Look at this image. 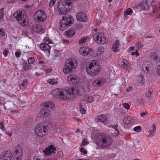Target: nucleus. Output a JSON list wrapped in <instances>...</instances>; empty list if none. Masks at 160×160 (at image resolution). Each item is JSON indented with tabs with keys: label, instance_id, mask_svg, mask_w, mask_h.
I'll use <instances>...</instances> for the list:
<instances>
[{
	"label": "nucleus",
	"instance_id": "6ab92c4d",
	"mask_svg": "<svg viewBox=\"0 0 160 160\" xmlns=\"http://www.w3.org/2000/svg\"><path fill=\"white\" fill-rule=\"evenodd\" d=\"M132 120L130 117H125L124 118L123 122L126 128H128L131 126L132 124V122L131 121Z\"/></svg>",
	"mask_w": 160,
	"mask_h": 160
},
{
	"label": "nucleus",
	"instance_id": "a878e982",
	"mask_svg": "<svg viewBox=\"0 0 160 160\" xmlns=\"http://www.w3.org/2000/svg\"><path fill=\"white\" fill-rule=\"evenodd\" d=\"M149 56L151 59L155 62H159L160 57L156 55L155 53L152 52L150 54Z\"/></svg>",
	"mask_w": 160,
	"mask_h": 160
},
{
	"label": "nucleus",
	"instance_id": "2eb2a0df",
	"mask_svg": "<svg viewBox=\"0 0 160 160\" xmlns=\"http://www.w3.org/2000/svg\"><path fill=\"white\" fill-rule=\"evenodd\" d=\"M150 0H145L144 2L140 3L138 5V7L144 10H148L149 9Z\"/></svg>",
	"mask_w": 160,
	"mask_h": 160
},
{
	"label": "nucleus",
	"instance_id": "79ce46f5",
	"mask_svg": "<svg viewBox=\"0 0 160 160\" xmlns=\"http://www.w3.org/2000/svg\"><path fill=\"white\" fill-rule=\"evenodd\" d=\"M133 130L135 131L139 132L141 131L142 128L140 126H138L134 127L133 128Z\"/></svg>",
	"mask_w": 160,
	"mask_h": 160
},
{
	"label": "nucleus",
	"instance_id": "49530a36",
	"mask_svg": "<svg viewBox=\"0 0 160 160\" xmlns=\"http://www.w3.org/2000/svg\"><path fill=\"white\" fill-rule=\"evenodd\" d=\"M88 143V142L85 139H84L82 141V142L81 145V146H83Z\"/></svg>",
	"mask_w": 160,
	"mask_h": 160
},
{
	"label": "nucleus",
	"instance_id": "aec40b11",
	"mask_svg": "<svg viewBox=\"0 0 160 160\" xmlns=\"http://www.w3.org/2000/svg\"><path fill=\"white\" fill-rule=\"evenodd\" d=\"M120 44L119 40H116L112 45V49L113 52H118V48H119Z\"/></svg>",
	"mask_w": 160,
	"mask_h": 160
},
{
	"label": "nucleus",
	"instance_id": "423d86ee",
	"mask_svg": "<svg viewBox=\"0 0 160 160\" xmlns=\"http://www.w3.org/2000/svg\"><path fill=\"white\" fill-rule=\"evenodd\" d=\"M52 94L55 98L63 100H68L70 98L69 92L66 90L58 88L52 91Z\"/></svg>",
	"mask_w": 160,
	"mask_h": 160
},
{
	"label": "nucleus",
	"instance_id": "4be33fe9",
	"mask_svg": "<svg viewBox=\"0 0 160 160\" xmlns=\"http://www.w3.org/2000/svg\"><path fill=\"white\" fill-rule=\"evenodd\" d=\"M56 149V148L53 145H51L49 147H48L45 150L44 152L46 155H49L50 153H54V151Z\"/></svg>",
	"mask_w": 160,
	"mask_h": 160
},
{
	"label": "nucleus",
	"instance_id": "a211bd4d",
	"mask_svg": "<svg viewBox=\"0 0 160 160\" xmlns=\"http://www.w3.org/2000/svg\"><path fill=\"white\" fill-rule=\"evenodd\" d=\"M67 80L70 84H76L78 82L77 79L75 75H70L67 78Z\"/></svg>",
	"mask_w": 160,
	"mask_h": 160
},
{
	"label": "nucleus",
	"instance_id": "7c9ffc66",
	"mask_svg": "<svg viewBox=\"0 0 160 160\" xmlns=\"http://www.w3.org/2000/svg\"><path fill=\"white\" fill-rule=\"evenodd\" d=\"M133 12L132 10L130 8L127 9L124 12V16L127 17L128 15H130Z\"/></svg>",
	"mask_w": 160,
	"mask_h": 160
},
{
	"label": "nucleus",
	"instance_id": "e2e57ef3",
	"mask_svg": "<svg viewBox=\"0 0 160 160\" xmlns=\"http://www.w3.org/2000/svg\"><path fill=\"white\" fill-rule=\"evenodd\" d=\"M38 64L40 65H44L45 63L43 61H39L38 62Z\"/></svg>",
	"mask_w": 160,
	"mask_h": 160
},
{
	"label": "nucleus",
	"instance_id": "864d4df0",
	"mask_svg": "<svg viewBox=\"0 0 160 160\" xmlns=\"http://www.w3.org/2000/svg\"><path fill=\"white\" fill-rule=\"evenodd\" d=\"M80 150V152H82L84 154H86L87 153V151L85 150L83 148H81Z\"/></svg>",
	"mask_w": 160,
	"mask_h": 160
},
{
	"label": "nucleus",
	"instance_id": "1a4fd4ad",
	"mask_svg": "<svg viewBox=\"0 0 160 160\" xmlns=\"http://www.w3.org/2000/svg\"><path fill=\"white\" fill-rule=\"evenodd\" d=\"M93 38L94 41L99 44H104L107 42L106 39L102 32H97L94 34Z\"/></svg>",
	"mask_w": 160,
	"mask_h": 160
},
{
	"label": "nucleus",
	"instance_id": "774afa93",
	"mask_svg": "<svg viewBox=\"0 0 160 160\" xmlns=\"http://www.w3.org/2000/svg\"><path fill=\"white\" fill-rule=\"evenodd\" d=\"M5 133L7 135H8V136H9L10 137L12 135V132H8V131H6L5 132Z\"/></svg>",
	"mask_w": 160,
	"mask_h": 160
},
{
	"label": "nucleus",
	"instance_id": "13d9d810",
	"mask_svg": "<svg viewBox=\"0 0 160 160\" xmlns=\"http://www.w3.org/2000/svg\"><path fill=\"white\" fill-rule=\"evenodd\" d=\"M75 27L78 29H80L82 28V25L81 23H78L76 25Z\"/></svg>",
	"mask_w": 160,
	"mask_h": 160
},
{
	"label": "nucleus",
	"instance_id": "3c124183",
	"mask_svg": "<svg viewBox=\"0 0 160 160\" xmlns=\"http://www.w3.org/2000/svg\"><path fill=\"white\" fill-rule=\"evenodd\" d=\"M80 112L82 114H85L86 112V110L82 107H80Z\"/></svg>",
	"mask_w": 160,
	"mask_h": 160
},
{
	"label": "nucleus",
	"instance_id": "4c0bfd02",
	"mask_svg": "<svg viewBox=\"0 0 160 160\" xmlns=\"http://www.w3.org/2000/svg\"><path fill=\"white\" fill-rule=\"evenodd\" d=\"M57 81L55 79H49L48 80V82L49 84L53 85L54 84H56Z\"/></svg>",
	"mask_w": 160,
	"mask_h": 160
},
{
	"label": "nucleus",
	"instance_id": "f03ea898",
	"mask_svg": "<svg viewBox=\"0 0 160 160\" xmlns=\"http://www.w3.org/2000/svg\"><path fill=\"white\" fill-rule=\"evenodd\" d=\"M78 0H62L59 2L58 8L60 15L64 14L72 8V1H78Z\"/></svg>",
	"mask_w": 160,
	"mask_h": 160
},
{
	"label": "nucleus",
	"instance_id": "c756f323",
	"mask_svg": "<svg viewBox=\"0 0 160 160\" xmlns=\"http://www.w3.org/2000/svg\"><path fill=\"white\" fill-rule=\"evenodd\" d=\"M128 62L126 60H124L121 62V66L123 68L127 69L128 67Z\"/></svg>",
	"mask_w": 160,
	"mask_h": 160
},
{
	"label": "nucleus",
	"instance_id": "5fc2aeb1",
	"mask_svg": "<svg viewBox=\"0 0 160 160\" xmlns=\"http://www.w3.org/2000/svg\"><path fill=\"white\" fill-rule=\"evenodd\" d=\"M138 50H136L135 52H132L131 53V54L132 55H136V56H138L139 55V53L138 52Z\"/></svg>",
	"mask_w": 160,
	"mask_h": 160
},
{
	"label": "nucleus",
	"instance_id": "5701e85b",
	"mask_svg": "<svg viewBox=\"0 0 160 160\" xmlns=\"http://www.w3.org/2000/svg\"><path fill=\"white\" fill-rule=\"evenodd\" d=\"M30 65H29L27 61L24 62L22 64V70L23 71L27 72L31 69Z\"/></svg>",
	"mask_w": 160,
	"mask_h": 160
},
{
	"label": "nucleus",
	"instance_id": "7ed1b4c3",
	"mask_svg": "<svg viewBox=\"0 0 160 160\" xmlns=\"http://www.w3.org/2000/svg\"><path fill=\"white\" fill-rule=\"evenodd\" d=\"M78 65V62L76 59H67L63 67V72L64 73L68 74L74 71Z\"/></svg>",
	"mask_w": 160,
	"mask_h": 160
},
{
	"label": "nucleus",
	"instance_id": "ea45409f",
	"mask_svg": "<svg viewBox=\"0 0 160 160\" xmlns=\"http://www.w3.org/2000/svg\"><path fill=\"white\" fill-rule=\"evenodd\" d=\"M44 41L45 43L48 44H51L52 41L48 37H45L44 38Z\"/></svg>",
	"mask_w": 160,
	"mask_h": 160
},
{
	"label": "nucleus",
	"instance_id": "0e129e2a",
	"mask_svg": "<svg viewBox=\"0 0 160 160\" xmlns=\"http://www.w3.org/2000/svg\"><path fill=\"white\" fill-rule=\"evenodd\" d=\"M43 73V72H41V73H38V72H36L35 73V75H36L37 76H40Z\"/></svg>",
	"mask_w": 160,
	"mask_h": 160
},
{
	"label": "nucleus",
	"instance_id": "4d7b16f0",
	"mask_svg": "<svg viewBox=\"0 0 160 160\" xmlns=\"http://www.w3.org/2000/svg\"><path fill=\"white\" fill-rule=\"evenodd\" d=\"M157 72L158 74L160 76V64L157 67Z\"/></svg>",
	"mask_w": 160,
	"mask_h": 160
},
{
	"label": "nucleus",
	"instance_id": "39448f33",
	"mask_svg": "<svg viewBox=\"0 0 160 160\" xmlns=\"http://www.w3.org/2000/svg\"><path fill=\"white\" fill-rule=\"evenodd\" d=\"M13 16L22 26L26 27L28 25L26 12L24 10H17L14 13Z\"/></svg>",
	"mask_w": 160,
	"mask_h": 160
},
{
	"label": "nucleus",
	"instance_id": "09e8293b",
	"mask_svg": "<svg viewBox=\"0 0 160 160\" xmlns=\"http://www.w3.org/2000/svg\"><path fill=\"white\" fill-rule=\"evenodd\" d=\"M49 109H53V108L54 107V104L52 102H49Z\"/></svg>",
	"mask_w": 160,
	"mask_h": 160
},
{
	"label": "nucleus",
	"instance_id": "9b49d317",
	"mask_svg": "<svg viewBox=\"0 0 160 160\" xmlns=\"http://www.w3.org/2000/svg\"><path fill=\"white\" fill-rule=\"evenodd\" d=\"M23 156V152L21 147L17 146L13 155V160H21Z\"/></svg>",
	"mask_w": 160,
	"mask_h": 160
},
{
	"label": "nucleus",
	"instance_id": "dca6fc26",
	"mask_svg": "<svg viewBox=\"0 0 160 160\" xmlns=\"http://www.w3.org/2000/svg\"><path fill=\"white\" fill-rule=\"evenodd\" d=\"M91 52V49L89 48H84L83 47H81L79 50V52L80 54L84 56L89 55Z\"/></svg>",
	"mask_w": 160,
	"mask_h": 160
},
{
	"label": "nucleus",
	"instance_id": "393cba45",
	"mask_svg": "<svg viewBox=\"0 0 160 160\" xmlns=\"http://www.w3.org/2000/svg\"><path fill=\"white\" fill-rule=\"evenodd\" d=\"M151 63L148 61L145 62L142 65V68L144 71L148 72L149 69H151V67L150 66Z\"/></svg>",
	"mask_w": 160,
	"mask_h": 160
},
{
	"label": "nucleus",
	"instance_id": "b1692460",
	"mask_svg": "<svg viewBox=\"0 0 160 160\" xmlns=\"http://www.w3.org/2000/svg\"><path fill=\"white\" fill-rule=\"evenodd\" d=\"M51 113L50 111L46 108L42 109L40 112L39 114L42 117L48 116Z\"/></svg>",
	"mask_w": 160,
	"mask_h": 160
},
{
	"label": "nucleus",
	"instance_id": "338daca9",
	"mask_svg": "<svg viewBox=\"0 0 160 160\" xmlns=\"http://www.w3.org/2000/svg\"><path fill=\"white\" fill-rule=\"evenodd\" d=\"M4 127L3 122V121H2L0 123V128L1 129H2V128H4Z\"/></svg>",
	"mask_w": 160,
	"mask_h": 160
},
{
	"label": "nucleus",
	"instance_id": "e433bc0d",
	"mask_svg": "<svg viewBox=\"0 0 160 160\" xmlns=\"http://www.w3.org/2000/svg\"><path fill=\"white\" fill-rule=\"evenodd\" d=\"M4 8H2L0 10V19L2 20L4 18V13L3 12Z\"/></svg>",
	"mask_w": 160,
	"mask_h": 160
},
{
	"label": "nucleus",
	"instance_id": "bb28decb",
	"mask_svg": "<svg viewBox=\"0 0 160 160\" xmlns=\"http://www.w3.org/2000/svg\"><path fill=\"white\" fill-rule=\"evenodd\" d=\"M76 34L75 28H72L68 30L65 32V34L66 36L72 37Z\"/></svg>",
	"mask_w": 160,
	"mask_h": 160
},
{
	"label": "nucleus",
	"instance_id": "f3484780",
	"mask_svg": "<svg viewBox=\"0 0 160 160\" xmlns=\"http://www.w3.org/2000/svg\"><path fill=\"white\" fill-rule=\"evenodd\" d=\"M40 48L42 50L50 53L51 46L47 43H42L40 45Z\"/></svg>",
	"mask_w": 160,
	"mask_h": 160
},
{
	"label": "nucleus",
	"instance_id": "69168bd1",
	"mask_svg": "<svg viewBox=\"0 0 160 160\" xmlns=\"http://www.w3.org/2000/svg\"><path fill=\"white\" fill-rule=\"evenodd\" d=\"M17 0H8V2L9 3H15L17 1Z\"/></svg>",
	"mask_w": 160,
	"mask_h": 160
},
{
	"label": "nucleus",
	"instance_id": "6e6d98bb",
	"mask_svg": "<svg viewBox=\"0 0 160 160\" xmlns=\"http://www.w3.org/2000/svg\"><path fill=\"white\" fill-rule=\"evenodd\" d=\"M15 54L16 57L18 58L20 57L21 53L20 52H15Z\"/></svg>",
	"mask_w": 160,
	"mask_h": 160
},
{
	"label": "nucleus",
	"instance_id": "cd10ccee",
	"mask_svg": "<svg viewBox=\"0 0 160 160\" xmlns=\"http://www.w3.org/2000/svg\"><path fill=\"white\" fill-rule=\"evenodd\" d=\"M84 99L86 102L89 103L91 102L94 100L93 97L89 96L88 95H85Z\"/></svg>",
	"mask_w": 160,
	"mask_h": 160
},
{
	"label": "nucleus",
	"instance_id": "6e6552de",
	"mask_svg": "<svg viewBox=\"0 0 160 160\" xmlns=\"http://www.w3.org/2000/svg\"><path fill=\"white\" fill-rule=\"evenodd\" d=\"M48 126L45 123L43 124L40 123L38 124L35 128V134L39 137H42L46 135V132L47 131Z\"/></svg>",
	"mask_w": 160,
	"mask_h": 160
},
{
	"label": "nucleus",
	"instance_id": "8fccbe9b",
	"mask_svg": "<svg viewBox=\"0 0 160 160\" xmlns=\"http://www.w3.org/2000/svg\"><path fill=\"white\" fill-rule=\"evenodd\" d=\"M123 107L126 109L128 110L130 108V106L126 103H124L123 104Z\"/></svg>",
	"mask_w": 160,
	"mask_h": 160
},
{
	"label": "nucleus",
	"instance_id": "a19ab883",
	"mask_svg": "<svg viewBox=\"0 0 160 160\" xmlns=\"http://www.w3.org/2000/svg\"><path fill=\"white\" fill-rule=\"evenodd\" d=\"M87 40V38L86 37H83L79 41V44H81L85 43L86 42Z\"/></svg>",
	"mask_w": 160,
	"mask_h": 160
},
{
	"label": "nucleus",
	"instance_id": "2f4dec72",
	"mask_svg": "<svg viewBox=\"0 0 160 160\" xmlns=\"http://www.w3.org/2000/svg\"><path fill=\"white\" fill-rule=\"evenodd\" d=\"M28 81V79H26L23 81L22 84L19 86L20 89H22L25 88L26 85L27 84Z\"/></svg>",
	"mask_w": 160,
	"mask_h": 160
},
{
	"label": "nucleus",
	"instance_id": "37998d69",
	"mask_svg": "<svg viewBox=\"0 0 160 160\" xmlns=\"http://www.w3.org/2000/svg\"><path fill=\"white\" fill-rule=\"evenodd\" d=\"M152 93V92H151V91L148 90V91L146 92L145 96L147 97H149L151 96Z\"/></svg>",
	"mask_w": 160,
	"mask_h": 160
},
{
	"label": "nucleus",
	"instance_id": "0eeeda50",
	"mask_svg": "<svg viewBox=\"0 0 160 160\" xmlns=\"http://www.w3.org/2000/svg\"><path fill=\"white\" fill-rule=\"evenodd\" d=\"M86 69L87 73L92 76L95 75L98 73L100 70V66L96 64V62H91L88 65H87Z\"/></svg>",
	"mask_w": 160,
	"mask_h": 160
},
{
	"label": "nucleus",
	"instance_id": "c03bdc74",
	"mask_svg": "<svg viewBox=\"0 0 160 160\" xmlns=\"http://www.w3.org/2000/svg\"><path fill=\"white\" fill-rule=\"evenodd\" d=\"M156 126L155 124H153V128L152 130H149L148 131V133H150V134H152L153 132H154L156 130Z\"/></svg>",
	"mask_w": 160,
	"mask_h": 160
},
{
	"label": "nucleus",
	"instance_id": "a18cd8bd",
	"mask_svg": "<svg viewBox=\"0 0 160 160\" xmlns=\"http://www.w3.org/2000/svg\"><path fill=\"white\" fill-rule=\"evenodd\" d=\"M6 34L4 30L2 28L0 29V37H2Z\"/></svg>",
	"mask_w": 160,
	"mask_h": 160
},
{
	"label": "nucleus",
	"instance_id": "f257e3e1",
	"mask_svg": "<svg viewBox=\"0 0 160 160\" xmlns=\"http://www.w3.org/2000/svg\"><path fill=\"white\" fill-rule=\"evenodd\" d=\"M94 139L99 148L102 149L108 148L113 142L112 138L110 136L103 133L96 134Z\"/></svg>",
	"mask_w": 160,
	"mask_h": 160
},
{
	"label": "nucleus",
	"instance_id": "ddd939ff",
	"mask_svg": "<svg viewBox=\"0 0 160 160\" xmlns=\"http://www.w3.org/2000/svg\"><path fill=\"white\" fill-rule=\"evenodd\" d=\"M12 154L10 151H4L1 154L0 158L2 160H11Z\"/></svg>",
	"mask_w": 160,
	"mask_h": 160
},
{
	"label": "nucleus",
	"instance_id": "20e7f679",
	"mask_svg": "<svg viewBox=\"0 0 160 160\" xmlns=\"http://www.w3.org/2000/svg\"><path fill=\"white\" fill-rule=\"evenodd\" d=\"M74 22L73 18L71 15H65L62 17L59 23V28L61 31H64Z\"/></svg>",
	"mask_w": 160,
	"mask_h": 160
},
{
	"label": "nucleus",
	"instance_id": "bf43d9fd",
	"mask_svg": "<svg viewBox=\"0 0 160 160\" xmlns=\"http://www.w3.org/2000/svg\"><path fill=\"white\" fill-rule=\"evenodd\" d=\"M159 8H160V6L156 8V10H154L153 12L158 13V12H160V9Z\"/></svg>",
	"mask_w": 160,
	"mask_h": 160
},
{
	"label": "nucleus",
	"instance_id": "412c9836",
	"mask_svg": "<svg viewBox=\"0 0 160 160\" xmlns=\"http://www.w3.org/2000/svg\"><path fill=\"white\" fill-rule=\"evenodd\" d=\"M106 82L105 78H100L94 81L93 85L96 87V86H100Z\"/></svg>",
	"mask_w": 160,
	"mask_h": 160
},
{
	"label": "nucleus",
	"instance_id": "4468645a",
	"mask_svg": "<svg viewBox=\"0 0 160 160\" xmlns=\"http://www.w3.org/2000/svg\"><path fill=\"white\" fill-rule=\"evenodd\" d=\"M108 118L106 115L101 114L97 116L95 118L96 121L97 122H100L104 125L108 123Z\"/></svg>",
	"mask_w": 160,
	"mask_h": 160
},
{
	"label": "nucleus",
	"instance_id": "052dcab7",
	"mask_svg": "<svg viewBox=\"0 0 160 160\" xmlns=\"http://www.w3.org/2000/svg\"><path fill=\"white\" fill-rule=\"evenodd\" d=\"M44 105L45 108L49 109V102L45 103L44 104Z\"/></svg>",
	"mask_w": 160,
	"mask_h": 160
},
{
	"label": "nucleus",
	"instance_id": "603ef678",
	"mask_svg": "<svg viewBox=\"0 0 160 160\" xmlns=\"http://www.w3.org/2000/svg\"><path fill=\"white\" fill-rule=\"evenodd\" d=\"M9 52V51L7 48H6L3 52V54L4 57H7Z\"/></svg>",
	"mask_w": 160,
	"mask_h": 160
},
{
	"label": "nucleus",
	"instance_id": "f8f14e48",
	"mask_svg": "<svg viewBox=\"0 0 160 160\" xmlns=\"http://www.w3.org/2000/svg\"><path fill=\"white\" fill-rule=\"evenodd\" d=\"M76 18L78 20L85 22L88 20L87 14L84 12H79L77 13Z\"/></svg>",
	"mask_w": 160,
	"mask_h": 160
},
{
	"label": "nucleus",
	"instance_id": "f704fd0d",
	"mask_svg": "<svg viewBox=\"0 0 160 160\" xmlns=\"http://www.w3.org/2000/svg\"><path fill=\"white\" fill-rule=\"evenodd\" d=\"M104 48L102 47H100L97 48L98 54L100 55L102 54L104 51Z\"/></svg>",
	"mask_w": 160,
	"mask_h": 160
},
{
	"label": "nucleus",
	"instance_id": "473e14b6",
	"mask_svg": "<svg viewBox=\"0 0 160 160\" xmlns=\"http://www.w3.org/2000/svg\"><path fill=\"white\" fill-rule=\"evenodd\" d=\"M66 90L69 93H70V97H71V94L72 95H78V93H79L78 91H75L74 89H69L68 90Z\"/></svg>",
	"mask_w": 160,
	"mask_h": 160
},
{
	"label": "nucleus",
	"instance_id": "c85d7f7f",
	"mask_svg": "<svg viewBox=\"0 0 160 160\" xmlns=\"http://www.w3.org/2000/svg\"><path fill=\"white\" fill-rule=\"evenodd\" d=\"M33 29L35 32H36L38 33H39L42 32L43 30V29L40 25H38L36 26L35 27H34Z\"/></svg>",
	"mask_w": 160,
	"mask_h": 160
},
{
	"label": "nucleus",
	"instance_id": "680f3d73",
	"mask_svg": "<svg viewBox=\"0 0 160 160\" xmlns=\"http://www.w3.org/2000/svg\"><path fill=\"white\" fill-rule=\"evenodd\" d=\"M115 131H116L117 132H116L114 133L115 134V135L116 136H118L119 134V132L118 128H117V129H115Z\"/></svg>",
	"mask_w": 160,
	"mask_h": 160
},
{
	"label": "nucleus",
	"instance_id": "72a5a7b5",
	"mask_svg": "<svg viewBox=\"0 0 160 160\" xmlns=\"http://www.w3.org/2000/svg\"><path fill=\"white\" fill-rule=\"evenodd\" d=\"M35 59L36 58L34 57H31L29 58L28 59V63L30 65L31 64H33L35 62Z\"/></svg>",
	"mask_w": 160,
	"mask_h": 160
},
{
	"label": "nucleus",
	"instance_id": "9d476101",
	"mask_svg": "<svg viewBox=\"0 0 160 160\" xmlns=\"http://www.w3.org/2000/svg\"><path fill=\"white\" fill-rule=\"evenodd\" d=\"M34 16L38 22L44 21L47 18L45 12L42 10H38L35 13Z\"/></svg>",
	"mask_w": 160,
	"mask_h": 160
},
{
	"label": "nucleus",
	"instance_id": "c9c22d12",
	"mask_svg": "<svg viewBox=\"0 0 160 160\" xmlns=\"http://www.w3.org/2000/svg\"><path fill=\"white\" fill-rule=\"evenodd\" d=\"M136 46L138 50H140L142 48L143 45L141 42H138L136 43Z\"/></svg>",
	"mask_w": 160,
	"mask_h": 160
},
{
	"label": "nucleus",
	"instance_id": "de8ad7c7",
	"mask_svg": "<svg viewBox=\"0 0 160 160\" xmlns=\"http://www.w3.org/2000/svg\"><path fill=\"white\" fill-rule=\"evenodd\" d=\"M56 0H50L49 3V6L52 7L55 4Z\"/></svg>",
	"mask_w": 160,
	"mask_h": 160
},
{
	"label": "nucleus",
	"instance_id": "58836bf2",
	"mask_svg": "<svg viewBox=\"0 0 160 160\" xmlns=\"http://www.w3.org/2000/svg\"><path fill=\"white\" fill-rule=\"evenodd\" d=\"M138 81L139 83L143 84L144 83V79L142 76H139L138 79Z\"/></svg>",
	"mask_w": 160,
	"mask_h": 160
}]
</instances>
